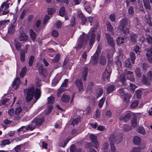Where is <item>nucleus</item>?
<instances>
[{"label": "nucleus", "mask_w": 152, "mask_h": 152, "mask_svg": "<svg viewBox=\"0 0 152 152\" xmlns=\"http://www.w3.org/2000/svg\"><path fill=\"white\" fill-rule=\"evenodd\" d=\"M105 100V98L103 97L99 101V106L100 108L101 107H102L103 105V104Z\"/></svg>", "instance_id": "obj_50"}, {"label": "nucleus", "mask_w": 152, "mask_h": 152, "mask_svg": "<svg viewBox=\"0 0 152 152\" xmlns=\"http://www.w3.org/2000/svg\"><path fill=\"white\" fill-rule=\"evenodd\" d=\"M123 129L124 131H127L132 129L131 127L127 124H124V125Z\"/></svg>", "instance_id": "obj_47"}, {"label": "nucleus", "mask_w": 152, "mask_h": 152, "mask_svg": "<svg viewBox=\"0 0 152 152\" xmlns=\"http://www.w3.org/2000/svg\"><path fill=\"white\" fill-rule=\"evenodd\" d=\"M88 73V69L86 67H84L81 73V78H83V80H85L86 79V77Z\"/></svg>", "instance_id": "obj_12"}, {"label": "nucleus", "mask_w": 152, "mask_h": 152, "mask_svg": "<svg viewBox=\"0 0 152 152\" xmlns=\"http://www.w3.org/2000/svg\"><path fill=\"white\" fill-rule=\"evenodd\" d=\"M38 71L39 74L42 75L43 76L45 77L47 75V73L45 70L44 69L42 66H39Z\"/></svg>", "instance_id": "obj_20"}, {"label": "nucleus", "mask_w": 152, "mask_h": 152, "mask_svg": "<svg viewBox=\"0 0 152 152\" xmlns=\"http://www.w3.org/2000/svg\"><path fill=\"white\" fill-rule=\"evenodd\" d=\"M91 30H92V32H94L96 31V28H92ZM95 36V35L94 34V33H92L90 41L89 43V45L90 46L92 45L93 44L94 42Z\"/></svg>", "instance_id": "obj_19"}, {"label": "nucleus", "mask_w": 152, "mask_h": 152, "mask_svg": "<svg viewBox=\"0 0 152 152\" xmlns=\"http://www.w3.org/2000/svg\"><path fill=\"white\" fill-rule=\"evenodd\" d=\"M137 36L135 34H132L130 36V39L132 42L135 43L137 40Z\"/></svg>", "instance_id": "obj_34"}, {"label": "nucleus", "mask_w": 152, "mask_h": 152, "mask_svg": "<svg viewBox=\"0 0 152 152\" xmlns=\"http://www.w3.org/2000/svg\"><path fill=\"white\" fill-rule=\"evenodd\" d=\"M138 132L143 134H145V131L144 128L140 126L139 127Z\"/></svg>", "instance_id": "obj_44"}, {"label": "nucleus", "mask_w": 152, "mask_h": 152, "mask_svg": "<svg viewBox=\"0 0 152 152\" xmlns=\"http://www.w3.org/2000/svg\"><path fill=\"white\" fill-rule=\"evenodd\" d=\"M131 124L132 127L135 128L137 125V119L135 118H132V120Z\"/></svg>", "instance_id": "obj_41"}, {"label": "nucleus", "mask_w": 152, "mask_h": 152, "mask_svg": "<svg viewBox=\"0 0 152 152\" xmlns=\"http://www.w3.org/2000/svg\"><path fill=\"white\" fill-rule=\"evenodd\" d=\"M128 12L130 15H133L134 12L133 7L132 6L130 7L128 9Z\"/></svg>", "instance_id": "obj_55"}, {"label": "nucleus", "mask_w": 152, "mask_h": 152, "mask_svg": "<svg viewBox=\"0 0 152 152\" xmlns=\"http://www.w3.org/2000/svg\"><path fill=\"white\" fill-rule=\"evenodd\" d=\"M136 93L137 94V97L138 98H140L141 95H142V91L140 90H137L136 91Z\"/></svg>", "instance_id": "obj_63"}, {"label": "nucleus", "mask_w": 152, "mask_h": 152, "mask_svg": "<svg viewBox=\"0 0 152 152\" xmlns=\"http://www.w3.org/2000/svg\"><path fill=\"white\" fill-rule=\"evenodd\" d=\"M65 13V8L64 7H61L59 10V14L60 16H63Z\"/></svg>", "instance_id": "obj_36"}, {"label": "nucleus", "mask_w": 152, "mask_h": 152, "mask_svg": "<svg viewBox=\"0 0 152 152\" xmlns=\"http://www.w3.org/2000/svg\"><path fill=\"white\" fill-rule=\"evenodd\" d=\"M110 75V72H108L106 69L104 71L103 75V79L105 80V79L108 80Z\"/></svg>", "instance_id": "obj_25"}, {"label": "nucleus", "mask_w": 152, "mask_h": 152, "mask_svg": "<svg viewBox=\"0 0 152 152\" xmlns=\"http://www.w3.org/2000/svg\"><path fill=\"white\" fill-rule=\"evenodd\" d=\"M14 110L13 108H12L9 110L8 113L9 116L11 117L13 116L14 114Z\"/></svg>", "instance_id": "obj_58"}, {"label": "nucleus", "mask_w": 152, "mask_h": 152, "mask_svg": "<svg viewBox=\"0 0 152 152\" xmlns=\"http://www.w3.org/2000/svg\"><path fill=\"white\" fill-rule=\"evenodd\" d=\"M55 12V10L52 8H48V12L49 15H52Z\"/></svg>", "instance_id": "obj_59"}, {"label": "nucleus", "mask_w": 152, "mask_h": 152, "mask_svg": "<svg viewBox=\"0 0 152 152\" xmlns=\"http://www.w3.org/2000/svg\"><path fill=\"white\" fill-rule=\"evenodd\" d=\"M89 33L86 34L84 33L80 35L78 39L77 45L76 47L77 50H79L80 49L84 47L87 43L89 39Z\"/></svg>", "instance_id": "obj_2"}, {"label": "nucleus", "mask_w": 152, "mask_h": 152, "mask_svg": "<svg viewBox=\"0 0 152 152\" xmlns=\"http://www.w3.org/2000/svg\"><path fill=\"white\" fill-rule=\"evenodd\" d=\"M11 0H7L6 1L4 2L1 5L0 10L1 11L3 12V15H6L9 12V11L7 9L9 7Z\"/></svg>", "instance_id": "obj_4"}, {"label": "nucleus", "mask_w": 152, "mask_h": 152, "mask_svg": "<svg viewBox=\"0 0 152 152\" xmlns=\"http://www.w3.org/2000/svg\"><path fill=\"white\" fill-rule=\"evenodd\" d=\"M107 40L109 45L113 47L114 45V42L113 39L111 37L110 34H106Z\"/></svg>", "instance_id": "obj_15"}, {"label": "nucleus", "mask_w": 152, "mask_h": 152, "mask_svg": "<svg viewBox=\"0 0 152 152\" xmlns=\"http://www.w3.org/2000/svg\"><path fill=\"white\" fill-rule=\"evenodd\" d=\"M146 39L148 43L149 44H151L152 43V38L150 35H148L147 36Z\"/></svg>", "instance_id": "obj_62"}, {"label": "nucleus", "mask_w": 152, "mask_h": 152, "mask_svg": "<svg viewBox=\"0 0 152 152\" xmlns=\"http://www.w3.org/2000/svg\"><path fill=\"white\" fill-rule=\"evenodd\" d=\"M54 98L52 96H51L48 98V104H52L54 101Z\"/></svg>", "instance_id": "obj_43"}, {"label": "nucleus", "mask_w": 152, "mask_h": 152, "mask_svg": "<svg viewBox=\"0 0 152 152\" xmlns=\"http://www.w3.org/2000/svg\"><path fill=\"white\" fill-rule=\"evenodd\" d=\"M140 148L139 147H134L131 151V152H140Z\"/></svg>", "instance_id": "obj_60"}, {"label": "nucleus", "mask_w": 152, "mask_h": 152, "mask_svg": "<svg viewBox=\"0 0 152 152\" xmlns=\"http://www.w3.org/2000/svg\"><path fill=\"white\" fill-rule=\"evenodd\" d=\"M100 63L103 65L106 64V60L105 57L103 56H101L100 59Z\"/></svg>", "instance_id": "obj_45"}, {"label": "nucleus", "mask_w": 152, "mask_h": 152, "mask_svg": "<svg viewBox=\"0 0 152 152\" xmlns=\"http://www.w3.org/2000/svg\"><path fill=\"white\" fill-rule=\"evenodd\" d=\"M75 84L79 90V92H82L83 91V82L81 80L79 79H77L75 81Z\"/></svg>", "instance_id": "obj_8"}, {"label": "nucleus", "mask_w": 152, "mask_h": 152, "mask_svg": "<svg viewBox=\"0 0 152 152\" xmlns=\"http://www.w3.org/2000/svg\"><path fill=\"white\" fill-rule=\"evenodd\" d=\"M25 94H26V100L27 102L30 101L33 98L34 94V97L36 100L33 103L30 104H27L25 107L26 110H27L31 107L33 104L35 103L37 100L40 98L41 96V92L40 89L37 88L34 90V87H31L29 89H25L24 90Z\"/></svg>", "instance_id": "obj_1"}, {"label": "nucleus", "mask_w": 152, "mask_h": 152, "mask_svg": "<svg viewBox=\"0 0 152 152\" xmlns=\"http://www.w3.org/2000/svg\"><path fill=\"white\" fill-rule=\"evenodd\" d=\"M33 123H34V124L37 125H40L41 124L42 121L41 119L35 118L32 121Z\"/></svg>", "instance_id": "obj_30"}, {"label": "nucleus", "mask_w": 152, "mask_h": 152, "mask_svg": "<svg viewBox=\"0 0 152 152\" xmlns=\"http://www.w3.org/2000/svg\"><path fill=\"white\" fill-rule=\"evenodd\" d=\"M124 39L122 37H118L116 39V41L118 44H121L124 43Z\"/></svg>", "instance_id": "obj_48"}, {"label": "nucleus", "mask_w": 152, "mask_h": 152, "mask_svg": "<svg viewBox=\"0 0 152 152\" xmlns=\"http://www.w3.org/2000/svg\"><path fill=\"white\" fill-rule=\"evenodd\" d=\"M145 7L147 9H149L151 7L149 0H143Z\"/></svg>", "instance_id": "obj_32"}, {"label": "nucleus", "mask_w": 152, "mask_h": 152, "mask_svg": "<svg viewBox=\"0 0 152 152\" xmlns=\"http://www.w3.org/2000/svg\"><path fill=\"white\" fill-rule=\"evenodd\" d=\"M10 22L9 20H7L3 21H0V28H4Z\"/></svg>", "instance_id": "obj_28"}, {"label": "nucleus", "mask_w": 152, "mask_h": 152, "mask_svg": "<svg viewBox=\"0 0 152 152\" xmlns=\"http://www.w3.org/2000/svg\"><path fill=\"white\" fill-rule=\"evenodd\" d=\"M15 31V26L12 24L9 25L8 28L7 33L12 34L14 33Z\"/></svg>", "instance_id": "obj_17"}, {"label": "nucleus", "mask_w": 152, "mask_h": 152, "mask_svg": "<svg viewBox=\"0 0 152 152\" xmlns=\"http://www.w3.org/2000/svg\"><path fill=\"white\" fill-rule=\"evenodd\" d=\"M130 60L129 59L126 60L125 62V66L128 68H130L132 67V65L131 63Z\"/></svg>", "instance_id": "obj_38"}, {"label": "nucleus", "mask_w": 152, "mask_h": 152, "mask_svg": "<svg viewBox=\"0 0 152 152\" xmlns=\"http://www.w3.org/2000/svg\"><path fill=\"white\" fill-rule=\"evenodd\" d=\"M80 122V118L77 117L71 120L69 123V124L72 125V126L73 127L75 125L77 124Z\"/></svg>", "instance_id": "obj_13"}, {"label": "nucleus", "mask_w": 152, "mask_h": 152, "mask_svg": "<svg viewBox=\"0 0 152 152\" xmlns=\"http://www.w3.org/2000/svg\"><path fill=\"white\" fill-rule=\"evenodd\" d=\"M11 143V142L10 140L8 139L4 140L2 141L1 144V147L4 146L6 145H9Z\"/></svg>", "instance_id": "obj_31"}, {"label": "nucleus", "mask_w": 152, "mask_h": 152, "mask_svg": "<svg viewBox=\"0 0 152 152\" xmlns=\"http://www.w3.org/2000/svg\"><path fill=\"white\" fill-rule=\"evenodd\" d=\"M30 34L31 38L34 40H35L36 37V34L32 29H31L30 31Z\"/></svg>", "instance_id": "obj_37"}, {"label": "nucleus", "mask_w": 152, "mask_h": 152, "mask_svg": "<svg viewBox=\"0 0 152 152\" xmlns=\"http://www.w3.org/2000/svg\"><path fill=\"white\" fill-rule=\"evenodd\" d=\"M70 99V96L65 94H64L61 98V100L63 102H67Z\"/></svg>", "instance_id": "obj_24"}, {"label": "nucleus", "mask_w": 152, "mask_h": 152, "mask_svg": "<svg viewBox=\"0 0 152 152\" xmlns=\"http://www.w3.org/2000/svg\"><path fill=\"white\" fill-rule=\"evenodd\" d=\"M135 73L138 77H140L141 76L140 70L139 68H137L135 70Z\"/></svg>", "instance_id": "obj_57"}, {"label": "nucleus", "mask_w": 152, "mask_h": 152, "mask_svg": "<svg viewBox=\"0 0 152 152\" xmlns=\"http://www.w3.org/2000/svg\"><path fill=\"white\" fill-rule=\"evenodd\" d=\"M61 78V76L60 74H57L52 81L53 85H55L59 81Z\"/></svg>", "instance_id": "obj_23"}, {"label": "nucleus", "mask_w": 152, "mask_h": 152, "mask_svg": "<svg viewBox=\"0 0 152 152\" xmlns=\"http://www.w3.org/2000/svg\"><path fill=\"white\" fill-rule=\"evenodd\" d=\"M36 126V125L34 124V123H33L32 121V124H31L26 127V130H32L34 129Z\"/></svg>", "instance_id": "obj_33"}, {"label": "nucleus", "mask_w": 152, "mask_h": 152, "mask_svg": "<svg viewBox=\"0 0 152 152\" xmlns=\"http://www.w3.org/2000/svg\"><path fill=\"white\" fill-rule=\"evenodd\" d=\"M119 92L122 96V98L124 102L126 103L129 102V99L131 96L130 95L125 93L124 89H120Z\"/></svg>", "instance_id": "obj_6"}, {"label": "nucleus", "mask_w": 152, "mask_h": 152, "mask_svg": "<svg viewBox=\"0 0 152 152\" xmlns=\"http://www.w3.org/2000/svg\"><path fill=\"white\" fill-rule=\"evenodd\" d=\"M130 26V23H128V20L124 18L121 21L119 28L124 34H126L129 32V29L127 28L129 27Z\"/></svg>", "instance_id": "obj_3"}, {"label": "nucleus", "mask_w": 152, "mask_h": 152, "mask_svg": "<svg viewBox=\"0 0 152 152\" xmlns=\"http://www.w3.org/2000/svg\"><path fill=\"white\" fill-rule=\"evenodd\" d=\"M147 77H148V80L146 81V79H143V82L146 84H148L150 83L149 81L148 80L149 79L151 80L152 81V72L151 71H149V73L147 75Z\"/></svg>", "instance_id": "obj_22"}, {"label": "nucleus", "mask_w": 152, "mask_h": 152, "mask_svg": "<svg viewBox=\"0 0 152 152\" xmlns=\"http://www.w3.org/2000/svg\"><path fill=\"white\" fill-rule=\"evenodd\" d=\"M64 91V89L63 88H60L58 90V92L57 94V95L59 96Z\"/></svg>", "instance_id": "obj_64"}, {"label": "nucleus", "mask_w": 152, "mask_h": 152, "mask_svg": "<svg viewBox=\"0 0 152 152\" xmlns=\"http://www.w3.org/2000/svg\"><path fill=\"white\" fill-rule=\"evenodd\" d=\"M80 151L81 149H79L78 150L76 149L75 146L73 145H71L70 147V152H77L78 151L80 152Z\"/></svg>", "instance_id": "obj_35"}, {"label": "nucleus", "mask_w": 152, "mask_h": 152, "mask_svg": "<svg viewBox=\"0 0 152 152\" xmlns=\"http://www.w3.org/2000/svg\"><path fill=\"white\" fill-rule=\"evenodd\" d=\"M133 74V73L130 71L126 70L124 72L125 76L132 81H134L135 80Z\"/></svg>", "instance_id": "obj_10"}, {"label": "nucleus", "mask_w": 152, "mask_h": 152, "mask_svg": "<svg viewBox=\"0 0 152 152\" xmlns=\"http://www.w3.org/2000/svg\"><path fill=\"white\" fill-rule=\"evenodd\" d=\"M85 9L86 11L88 13H91V8L90 7V5L88 6H85Z\"/></svg>", "instance_id": "obj_61"}, {"label": "nucleus", "mask_w": 152, "mask_h": 152, "mask_svg": "<svg viewBox=\"0 0 152 152\" xmlns=\"http://www.w3.org/2000/svg\"><path fill=\"white\" fill-rule=\"evenodd\" d=\"M27 48L22 49L20 53V60L22 62L25 61V53H27Z\"/></svg>", "instance_id": "obj_16"}, {"label": "nucleus", "mask_w": 152, "mask_h": 152, "mask_svg": "<svg viewBox=\"0 0 152 152\" xmlns=\"http://www.w3.org/2000/svg\"><path fill=\"white\" fill-rule=\"evenodd\" d=\"M20 83V80L19 77H18L14 80L12 84L13 88L15 90L17 89Z\"/></svg>", "instance_id": "obj_11"}, {"label": "nucleus", "mask_w": 152, "mask_h": 152, "mask_svg": "<svg viewBox=\"0 0 152 152\" xmlns=\"http://www.w3.org/2000/svg\"><path fill=\"white\" fill-rule=\"evenodd\" d=\"M138 103V101L135 100L132 103L131 105V107L132 108H134L137 106Z\"/></svg>", "instance_id": "obj_49"}, {"label": "nucleus", "mask_w": 152, "mask_h": 152, "mask_svg": "<svg viewBox=\"0 0 152 152\" xmlns=\"http://www.w3.org/2000/svg\"><path fill=\"white\" fill-rule=\"evenodd\" d=\"M134 50L136 54L138 55L140 54V48L137 45H136L134 47Z\"/></svg>", "instance_id": "obj_54"}, {"label": "nucleus", "mask_w": 152, "mask_h": 152, "mask_svg": "<svg viewBox=\"0 0 152 152\" xmlns=\"http://www.w3.org/2000/svg\"><path fill=\"white\" fill-rule=\"evenodd\" d=\"M147 58L150 62H152V58L151 56H152V46L151 47L150 49L148 50L147 53L146 54Z\"/></svg>", "instance_id": "obj_18"}, {"label": "nucleus", "mask_w": 152, "mask_h": 152, "mask_svg": "<svg viewBox=\"0 0 152 152\" xmlns=\"http://www.w3.org/2000/svg\"><path fill=\"white\" fill-rule=\"evenodd\" d=\"M99 56L96 55V54H94L91 57L90 62L93 65L96 64L98 62Z\"/></svg>", "instance_id": "obj_14"}, {"label": "nucleus", "mask_w": 152, "mask_h": 152, "mask_svg": "<svg viewBox=\"0 0 152 152\" xmlns=\"http://www.w3.org/2000/svg\"><path fill=\"white\" fill-rule=\"evenodd\" d=\"M28 36L24 33H22L20 34L18 39L20 41H26L28 39Z\"/></svg>", "instance_id": "obj_21"}, {"label": "nucleus", "mask_w": 152, "mask_h": 152, "mask_svg": "<svg viewBox=\"0 0 152 152\" xmlns=\"http://www.w3.org/2000/svg\"><path fill=\"white\" fill-rule=\"evenodd\" d=\"M115 88L114 86L112 85H110L108 86L107 88V94H109L114 91L115 90Z\"/></svg>", "instance_id": "obj_29"}, {"label": "nucleus", "mask_w": 152, "mask_h": 152, "mask_svg": "<svg viewBox=\"0 0 152 152\" xmlns=\"http://www.w3.org/2000/svg\"><path fill=\"white\" fill-rule=\"evenodd\" d=\"M132 115V113L130 112H128L125 115H122L119 117V119L124 122L128 121L131 118Z\"/></svg>", "instance_id": "obj_7"}, {"label": "nucleus", "mask_w": 152, "mask_h": 152, "mask_svg": "<svg viewBox=\"0 0 152 152\" xmlns=\"http://www.w3.org/2000/svg\"><path fill=\"white\" fill-rule=\"evenodd\" d=\"M80 132H78L75 129H72L71 133V137L70 139H69V138L67 139L65 141L62 142L61 143H60V144H59V145L60 146L62 147H64V146L66 145L67 142L70 140L71 138L77 135L80 133Z\"/></svg>", "instance_id": "obj_5"}, {"label": "nucleus", "mask_w": 152, "mask_h": 152, "mask_svg": "<svg viewBox=\"0 0 152 152\" xmlns=\"http://www.w3.org/2000/svg\"><path fill=\"white\" fill-rule=\"evenodd\" d=\"M15 46L16 48L18 51H19L21 48V45L20 42L16 41L15 42Z\"/></svg>", "instance_id": "obj_51"}, {"label": "nucleus", "mask_w": 152, "mask_h": 152, "mask_svg": "<svg viewBox=\"0 0 152 152\" xmlns=\"http://www.w3.org/2000/svg\"><path fill=\"white\" fill-rule=\"evenodd\" d=\"M130 56L131 58L132 63L134 64V61L135 59V56L134 54L133 53H130Z\"/></svg>", "instance_id": "obj_40"}, {"label": "nucleus", "mask_w": 152, "mask_h": 152, "mask_svg": "<svg viewBox=\"0 0 152 152\" xmlns=\"http://www.w3.org/2000/svg\"><path fill=\"white\" fill-rule=\"evenodd\" d=\"M26 67L23 68L22 69L20 74V77H23L26 74Z\"/></svg>", "instance_id": "obj_42"}, {"label": "nucleus", "mask_w": 152, "mask_h": 152, "mask_svg": "<svg viewBox=\"0 0 152 152\" xmlns=\"http://www.w3.org/2000/svg\"><path fill=\"white\" fill-rule=\"evenodd\" d=\"M115 137H116V136L113 134H112L110 136L109 139V142H110V145L113 144H113L115 143Z\"/></svg>", "instance_id": "obj_27"}, {"label": "nucleus", "mask_w": 152, "mask_h": 152, "mask_svg": "<svg viewBox=\"0 0 152 152\" xmlns=\"http://www.w3.org/2000/svg\"><path fill=\"white\" fill-rule=\"evenodd\" d=\"M60 58L59 55V54H57L54 58L52 59V61L54 62H56L59 60Z\"/></svg>", "instance_id": "obj_56"}, {"label": "nucleus", "mask_w": 152, "mask_h": 152, "mask_svg": "<svg viewBox=\"0 0 152 152\" xmlns=\"http://www.w3.org/2000/svg\"><path fill=\"white\" fill-rule=\"evenodd\" d=\"M141 140L140 138L137 136H135L133 139L134 143L136 145L140 144L141 142Z\"/></svg>", "instance_id": "obj_26"}, {"label": "nucleus", "mask_w": 152, "mask_h": 152, "mask_svg": "<svg viewBox=\"0 0 152 152\" xmlns=\"http://www.w3.org/2000/svg\"><path fill=\"white\" fill-rule=\"evenodd\" d=\"M22 109L20 107H18L16 108L15 111V115H19L22 112Z\"/></svg>", "instance_id": "obj_39"}, {"label": "nucleus", "mask_w": 152, "mask_h": 152, "mask_svg": "<svg viewBox=\"0 0 152 152\" xmlns=\"http://www.w3.org/2000/svg\"><path fill=\"white\" fill-rule=\"evenodd\" d=\"M34 59V57L33 56H30L29 61V66H32Z\"/></svg>", "instance_id": "obj_52"}, {"label": "nucleus", "mask_w": 152, "mask_h": 152, "mask_svg": "<svg viewBox=\"0 0 152 152\" xmlns=\"http://www.w3.org/2000/svg\"><path fill=\"white\" fill-rule=\"evenodd\" d=\"M115 139V143L116 144H118L121 142L122 141V136H121L120 137H116Z\"/></svg>", "instance_id": "obj_46"}, {"label": "nucleus", "mask_w": 152, "mask_h": 152, "mask_svg": "<svg viewBox=\"0 0 152 152\" xmlns=\"http://www.w3.org/2000/svg\"><path fill=\"white\" fill-rule=\"evenodd\" d=\"M110 19L112 21H115V14L112 13L110 15Z\"/></svg>", "instance_id": "obj_53"}, {"label": "nucleus", "mask_w": 152, "mask_h": 152, "mask_svg": "<svg viewBox=\"0 0 152 152\" xmlns=\"http://www.w3.org/2000/svg\"><path fill=\"white\" fill-rule=\"evenodd\" d=\"M90 138L93 143L94 146L97 149L99 146V144L96 140V137L93 134H91Z\"/></svg>", "instance_id": "obj_9"}]
</instances>
